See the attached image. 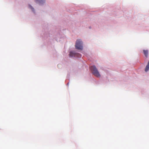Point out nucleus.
I'll list each match as a JSON object with an SVG mask.
<instances>
[{"label":"nucleus","instance_id":"nucleus-3","mask_svg":"<svg viewBox=\"0 0 149 149\" xmlns=\"http://www.w3.org/2000/svg\"><path fill=\"white\" fill-rule=\"evenodd\" d=\"M82 42L80 39L77 40L75 44V48L79 50H82L83 49Z\"/></svg>","mask_w":149,"mask_h":149},{"label":"nucleus","instance_id":"nucleus-4","mask_svg":"<svg viewBox=\"0 0 149 149\" xmlns=\"http://www.w3.org/2000/svg\"><path fill=\"white\" fill-rule=\"evenodd\" d=\"M70 57H79L81 56V55L79 53H76L74 51L70 52L69 54Z\"/></svg>","mask_w":149,"mask_h":149},{"label":"nucleus","instance_id":"nucleus-2","mask_svg":"<svg viewBox=\"0 0 149 149\" xmlns=\"http://www.w3.org/2000/svg\"><path fill=\"white\" fill-rule=\"evenodd\" d=\"M90 68L93 74L97 77H100V74L95 66H91Z\"/></svg>","mask_w":149,"mask_h":149},{"label":"nucleus","instance_id":"nucleus-1","mask_svg":"<svg viewBox=\"0 0 149 149\" xmlns=\"http://www.w3.org/2000/svg\"><path fill=\"white\" fill-rule=\"evenodd\" d=\"M90 68L93 74L97 77H100V74L95 66H91Z\"/></svg>","mask_w":149,"mask_h":149},{"label":"nucleus","instance_id":"nucleus-5","mask_svg":"<svg viewBox=\"0 0 149 149\" xmlns=\"http://www.w3.org/2000/svg\"><path fill=\"white\" fill-rule=\"evenodd\" d=\"M143 53L146 57H148V50H144L143 51Z\"/></svg>","mask_w":149,"mask_h":149},{"label":"nucleus","instance_id":"nucleus-8","mask_svg":"<svg viewBox=\"0 0 149 149\" xmlns=\"http://www.w3.org/2000/svg\"><path fill=\"white\" fill-rule=\"evenodd\" d=\"M29 8H31L32 10L33 11H34V8L32 6H31V5H29Z\"/></svg>","mask_w":149,"mask_h":149},{"label":"nucleus","instance_id":"nucleus-7","mask_svg":"<svg viewBox=\"0 0 149 149\" xmlns=\"http://www.w3.org/2000/svg\"><path fill=\"white\" fill-rule=\"evenodd\" d=\"M45 1V0H35L36 2H38L40 3L44 2Z\"/></svg>","mask_w":149,"mask_h":149},{"label":"nucleus","instance_id":"nucleus-6","mask_svg":"<svg viewBox=\"0 0 149 149\" xmlns=\"http://www.w3.org/2000/svg\"><path fill=\"white\" fill-rule=\"evenodd\" d=\"M149 69V61H148L147 65H146L145 69V72H147Z\"/></svg>","mask_w":149,"mask_h":149}]
</instances>
